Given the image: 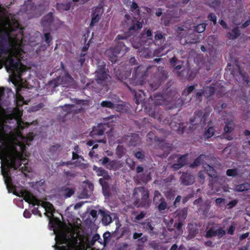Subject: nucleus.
Segmentation results:
<instances>
[{
  "label": "nucleus",
  "instance_id": "17",
  "mask_svg": "<svg viewBox=\"0 0 250 250\" xmlns=\"http://www.w3.org/2000/svg\"><path fill=\"white\" fill-rule=\"evenodd\" d=\"M102 14L101 8L99 7H96L94 10H93L91 17L92 19L90 23V27L92 28L95 24L98 23L101 19V16Z\"/></svg>",
  "mask_w": 250,
  "mask_h": 250
},
{
  "label": "nucleus",
  "instance_id": "34",
  "mask_svg": "<svg viewBox=\"0 0 250 250\" xmlns=\"http://www.w3.org/2000/svg\"><path fill=\"white\" fill-rule=\"evenodd\" d=\"M106 181L107 180L102 178H100L99 180V182L102 187V189L104 192H108L109 191V186Z\"/></svg>",
  "mask_w": 250,
  "mask_h": 250
},
{
  "label": "nucleus",
  "instance_id": "33",
  "mask_svg": "<svg viewBox=\"0 0 250 250\" xmlns=\"http://www.w3.org/2000/svg\"><path fill=\"white\" fill-rule=\"evenodd\" d=\"M62 190L64 192L65 198H69L74 194L75 189L74 188H69L63 187Z\"/></svg>",
  "mask_w": 250,
  "mask_h": 250
},
{
  "label": "nucleus",
  "instance_id": "32",
  "mask_svg": "<svg viewBox=\"0 0 250 250\" xmlns=\"http://www.w3.org/2000/svg\"><path fill=\"white\" fill-rule=\"evenodd\" d=\"M165 45H166V43H165V45H163L162 44V45H160L161 46L160 47L157 49H155L154 52V55L157 57H161L165 55L167 52V51L164 52L166 47Z\"/></svg>",
  "mask_w": 250,
  "mask_h": 250
},
{
  "label": "nucleus",
  "instance_id": "12",
  "mask_svg": "<svg viewBox=\"0 0 250 250\" xmlns=\"http://www.w3.org/2000/svg\"><path fill=\"white\" fill-rule=\"evenodd\" d=\"M141 45H149L152 43L153 38L152 32L150 29H146L144 30L142 34L140 39Z\"/></svg>",
  "mask_w": 250,
  "mask_h": 250
},
{
  "label": "nucleus",
  "instance_id": "18",
  "mask_svg": "<svg viewBox=\"0 0 250 250\" xmlns=\"http://www.w3.org/2000/svg\"><path fill=\"white\" fill-rule=\"evenodd\" d=\"M120 50L115 48L111 47L106 51V54L112 62H116L117 60L118 55L120 53Z\"/></svg>",
  "mask_w": 250,
  "mask_h": 250
},
{
  "label": "nucleus",
  "instance_id": "56",
  "mask_svg": "<svg viewBox=\"0 0 250 250\" xmlns=\"http://www.w3.org/2000/svg\"><path fill=\"white\" fill-rule=\"evenodd\" d=\"M94 170H96L97 175L98 176H102L104 175V174H105L106 171V170H105L103 168H102L101 167H95V168H94Z\"/></svg>",
  "mask_w": 250,
  "mask_h": 250
},
{
  "label": "nucleus",
  "instance_id": "46",
  "mask_svg": "<svg viewBox=\"0 0 250 250\" xmlns=\"http://www.w3.org/2000/svg\"><path fill=\"white\" fill-rule=\"evenodd\" d=\"M105 167L109 169H116L118 168L117 163L115 160H110Z\"/></svg>",
  "mask_w": 250,
  "mask_h": 250
},
{
  "label": "nucleus",
  "instance_id": "44",
  "mask_svg": "<svg viewBox=\"0 0 250 250\" xmlns=\"http://www.w3.org/2000/svg\"><path fill=\"white\" fill-rule=\"evenodd\" d=\"M125 162L130 170H133L135 169L136 163L132 159L128 158L126 159Z\"/></svg>",
  "mask_w": 250,
  "mask_h": 250
},
{
  "label": "nucleus",
  "instance_id": "63",
  "mask_svg": "<svg viewBox=\"0 0 250 250\" xmlns=\"http://www.w3.org/2000/svg\"><path fill=\"white\" fill-rule=\"evenodd\" d=\"M85 53H81L78 62L80 63L81 66H83L85 61Z\"/></svg>",
  "mask_w": 250,
  "mask_h": 250
},
{
  "label": "nucleus",
  "instance_id": "27",
  "mask_svg": "<svg viewBox=\"0 0 250 250\" xmlns=\"http://www.w3.org/2000/svg\"><path fill=\"white\" fill-rule=\"evenodd\" d=\"M165 200L163 195L158 190H155L154 192L153 203L155 206H157L158 204Z\"/></svg>",
  "mask_w": 250,
  "mask_h": 250
},
{
  "label": "nucleus",
  "instance_id": "22",
  "mask_svg": "<svg viewBox=\"0 0 250 250\" xmlns=\"http://www.w3.org/2000/svg\"><path fill=\"white\" fill-rule=\"evenodd\" d=\"M53 20L54 17L53 13L49 12L43 17L42 20V24L44 26H50L53 21Z\"/></svg>",
  "mask_w": 250,
  "mask_h": 250
},
{
  "label": "nucleus",
  "instance_id": "64",
  "mask_svg": "<svg viewBox=\"0 0 250 250\" xmlns=\"http://www.w3.org/2000/svg\"><path fill=\"white\" fill-rule=\"evenodd\" d=\"M238 203V200L237 199L233 200L230 201L227 205L229 206L228 208L230 209L235 207Z\"/></svg>",
  "mask_w": 250,
  "mask_h": 250
},
{
  "label": "nucleus",
  "instance_id": "57",
  "mask_svg": "<svg viewBox=\"0 0 250 250\" xmlns=\"http://www.w3.org/2000/svg\"><path fill=\"white\" fill-rule=\"evenodd\" d=\"M208 19L209 21L213 22L214 25L217 23V17L213 13H210L208 16Z\"/></svg>",
  "mask_w": 250,
  "mask_h": 250
},
{
  "label": "nucleus",
  "instance_id": "21",
  "mask_svg": "<svg viewBox=\"0 0 250 250\" xmlns=\"http://www.w3.org/2000/svg\"><path fill=\"white\" fill-rule=\"evenodd\" d=\"M133 239H137L139 246H143L144 243L147 240V237L143 235L142 233L134 232L133 234Z\"/></svg>",
  "mask_w": 250,
  "mask_h": 250
},
{
  "label": "nucleus",
  "instance_id": "48",
  "mask_svg": "<svg viewBox=\"0 0 250 250\" xmlns=\"http://www.w3.org/2000/svg\"><path fill=\"white\" fill-rule=\"evenodd\" d=\"M204 96V89H201L200 91L197 92L195 94L194 98L197 101L201 102L202 100V97Z\"/></svg>",
  "mask_w": 250,
  "mask_h": 250
},
{
  "label": "nucleus",
  "instance_id": "37",
  "mask_svg": "<svg viewBox=\"0 0 250 250\" xmlns=\"http://www.w3.org/2000/svg\"><path fill=\"white\" fill-rule=\"evenodd\" d=\"M130 11L134 13L136 16H139L140 10L138 4L135 2H133L130 6Z\"/></svg>",
  "mask_w": 250,
  "mask_h": 250
},
{
  "label": "nucleus",
  "instance_id": "60",
  "mask_svg": "<svg viewBox=\"0 0 250 250\" xmlns=\"http://www.w3.org/2000/svg\"><path fill=\"white\" fill-rule=\"evenodd\" d=\"M236 225L234 223H232L231 224V225H230V226L229 227V228L228 229L227 233L229 234H230L231 235H233L234 232L236 229Z\"/></svg>",
  "mask_w": 250,
  "mask_h": 250
},
{
  "label": "nucleus",
  "instance_id": "4",
  "mask_svg": "<svg viewBox=\"0 0 250 250\" xmlns=\"http://www.w3.org/2000/svg\"><path fill=\"white\" fill-rule=\"evenodd\" d=\"M150 98L153 102V104L147 105L145 107V110L149 116L161 122L164 117L159 106L166 104V101L164 95L160 93L150 96Z\"/></svg>",
  "mask_w": 250,
  "mask_h": 250
},
{
  "label": "nucleus",
  "instance_id": "28",
  "mask_svg": "<svg viewBox=\"0 0 250 250\" xmlns=\"http://www.w3.org/2000/svg\"><path fill=\"white\" fill-rule=\"evenodd\" d=\"M129 142L131 146H136L140 142L139 135L136 133H132Z\"/></svg>",
  "mask_w": 250,
  "mask_h": 250
},
{
  "label": "nucleus",
  "instance_id": "45",
  "mask_svg": "<svg viewBox=\"0 0 250 250\" xmlns=\"http://www.w3.org/2000/svg\"><path fill=\"white\" fill-rule=\"evenodd\" d=\"M195 85H190L184 89V90L182 92V95L187 96L188 94L191 93L195 89Z\"/></svg>",
  "mask_w": 250,
  "mask_h": 250
},
{
  "label": "nucleus",
  "instance_id": "23",
  "mask_svg": "<svg viewBox=\"0 0 250 250\" xmlns=\"http://www.w3.org/2000/svg\"><path fill=\"white\" fill-rule=\"evenodd\" d=\"M20 88H17L15 100L16 106L19 107L22 106L24 104H26L24 98L20 93Z\"/></svg>",
  "mask_w": 250,
  "mask_h": 250
},
{
  "label": "nucleus",
  "instance_id": "26",
  "mask_svg": "<svg viewBox=\"0 0 250 250\" xmlns=\"http://www.w3.org/2000/svg\"><path fill=\"white\" fill-rule=\"evenodd\" d=\"M250 189V184L248 183H244L241 184L235 185L234 190L237 192L247 191Z\"/></svg>",
  "mask_w": 250,
  "mask_h": 250
},
{
  "label": "nucleus",
  "instance_id": "30",
  "mask_svg": "<svg viewBox=\"0 0 250 250\" xmlns=\"http://www.w3.org/2000/svg\"><path fill=\"white\" fill-rule=\"evenodd\" d=\"M204 89V96L207 97L208 98L212 96L215 92V89L213 86H207L205 89Z\"/></svg>",
  "mask_w": 250,
  "mask_h": 250
},
{
  "label": "nucleus",
  "instance_id": "38",
  "mask_svg": "<svg viewBox=\"0 0 250 250\" xmlns=\"http://www.w3.org/2000/svg\"><path fill=\"white\" fill-rule=\"evenodd\" d=\"M125 154V149L122 146H118L116 149V155L119 158H121Z\"/></svg>",
  "mask_w": 250,
  "mask_h": 250
},
{
  "label": "nucleus",
  "instance_id": "9",
  "mask_svg": "<svg viewBox=\"0 0 250 250\" xmlns=\"http://www.w3.org/2000/svg\"><path fill=\"white\" fill-rule=\"evenodd\" d=\"M167 76L165 73L161 75L159 73H155L154 76L148 80L146 84L148 85V91H155L160 85L161 83L166 79Z\"/></svg>",
  "mask_w": 250,
  "mask_h": 250
},
{
  "label": "nucleus",
  "instance_id": "62",
  "mask_svg": "<svg viewBox=\"0 0 250 250\" xmlns=\"http://www.w3.org/2000/svg\"><path fill=\"white\" fill-rule=\"evenodd\" d=\"M149 246L154 250H158L160 247L159 243L156 242L155 241H152L149 243Z\"/></svg>",
  "mask_w": 250,
  "mask_h": 250
},
{
  "label": "nucleus",
  "instance_id": "35",
  "mask_svg": "<svg viewBox=\"0 0 250 250\" xmlns=\"http://www.w3.org/2000/svg\"><path fill=\"white\" fill-rule=\"evenodd\" d=\"M204 157V154L200 155L197 158H196L193 163L190 164V167L192 168H195L201 164L203 158Z\"/></svg>",
  "mask_w": 250,
  "mask_h": 250
},
{
  "label": "nucleus",
  "instance_id": "58",
  "mask_svg": "<svg viewBox=\"0 0 250 250\" xmlns=\"http://www.w3.org/2000/svg\"><path fill=\"white\" fill-rule=\"evenodd\" d=\"M64 110H66L67 113L76 112V106L73 104L65 105Z\"/></svg>",
  "mask_w": 250,
  "mask_h": 250
},
{
  "label": "nucleus",
  "instance_id": "36",
  "mask_svg": "<svg viewBox=\"0 0 250 250\" xmlns=\"http://www.w3.org/2000/svg\"><path fill=\"white\" fill-rule=\"evenodd\" d=\"M156 206L157 207L158 210L161 212H162V211L165 210L166 209L169 208L166 202L165 199L162 201V202H160Z\"/></svg>",
  "mask_w": 250,
  "mask_h": 250
},
{
  "label": "nucleus",
  "instance_id": "5",
  "mask_svg": "<svg viewBox=\"0 0 250 250\" xmlns=\"http://www.w3.org/2000/svg\"><path fill=\"white\" fill-rule=\"evenodd\" d=\"M21 193V196L23 198V199L26 202L31 204L33 206L38 205L43 207L46 211L44 214L49 218L53 215L54 207L50 202L41 201L35 196L33 193L27 190L22 191Z\"/></svg>",
  "mask_w": 250,
  "mask_h": 250
},
{
  "label": "nucleus",
  "instance_id": "16",
  "mask_svg": "<svg viewBox=\"0 0 250 250\" xmlns=\"http://www.w3.org/2000/svg\"><path fill=\"white\" fill-rule=\"evenodd\" d=\"M181 184L185 186L192 185L195 182V178L191 173L184 172L180 178Z\"/></svg>",
  "mask_w": 250,
  "mask_h": 250
},
{
  "label": "nucleus",
  "instance_id": "43",
  "mask_svg": "<svg viewBox=\"0 0 250 250\" xmlns=\"http://www.w3.org/2000/svg\"><path fill=\"white\" fill-rule=\"evenodd\" d=\"M206 27V24L205 23H200L195 27L194 30L197 33H201L205 30Z\"/></svg>",
  "mask_w": 250,
  "mask_h": 250
},
{
  "label": "nucleus",
  "instance_id": "2",
  "mask_svg": "<svg viewBox=\"0 0 250 250\" xmlns=\"http://www.w3.org/2000/svg\"><path fill=\"white\" fill-rule=\"evenodd\" d=\"M106 64L103 62L101 65H99L95 72L96 82L92 81L87 83L84 86L83 89L91 91L92 92L99 93L100 89L96 87V83L100 86H107L109 82V76L106 71Z\"/></svg>",
  "mask_w": 250,
  "mask_h": 250
},
{
  "label": "nucleus",
  "instance_id": "40",
  "mask_svg": "<svg viewBox=\"0 0 250 250\" xmlns=\"http://www.w3.org/2000/svg\"><path fill=\"white\" fill-rule=\"evenodd\" d=\"M187 35V32L182 27H178L177 29V37L183 39L186 38Z\"/></svg>",
  "mask_w": 250,
  "mask_h": 250
},
{
  "label": "nucleus",
  "instance_id": "49",
  "mask_svg": "<svg viewBox=\"0 0 250 250\" xmlns=\"http://www.w3.org/2000/svg\"><path fill=\"white\" fill-rule=\"evenodd\" d=\"M44 37L45 42L47 44L48 46H50L53 40V38L50 33L49 32L45 33L44 34Z\"/></svg>",
  "mask_w": 250,
  "mask_h": 250
},
{
  "label": "nucleus",
  "instance_id": "52",
  "mask_svg": "<svg viewBox=\"0 0 250 250\" xmlns=\"http://www.w3.org/2000/svg\"><path fill=\"white\" fill-rule=\"evenodd\" d=\"M62 149V146L59 144H56L50 147V151L53 153H55L57 151H60Z\"/></svg>",
  "mask_w": 250,
  "mask_h": 250
},
{
  "label": "nucleus",
  "instance_id": "6",
  "mask_svg": "<svg viewBox=\"0 0 250 250\" xmlns=\"http://www.w3.org/2000/svg\"><path fill=\"white\" fill-rule=\"evenodd\" d=\"M149 191L144 187L135 188L133 196L135 198L134 204L138 207L147 208L150 206L151 200L149 198Z\"/></svg>",
  "mask_w": 250,
  "mask_h": 250
},
{
  "label": "nucleus",
  "instance_id": "54",
  "mask_svg": "<svg viewBox=\"0 0 250 250\" xmlns=\"http://www.w3.org/2000/svg\"><path fill=\"white\" fill-rule=\"evenodd\" d=\"M111 234L109 231H106L103 234V244L104 246H105L106 244L108 243L109 239L110 238Z\"/></svg>",
  "mask_w": 250,
  "mask_h": 250
},
{
  "label": "nucleus",
  "instance_id": "8",
  "mask_svg": "<svg viewBox=\"0 0 250 250\" xmlns=\"http://www.w3.org/2000/svg\"><path fill=\"white\" fill-rule=\"evenodd\" d=\"M147 74V70L145 67L142 65L137 66L134 69L132 78L129 80L130 83L134 86L142 85Z\"/></svg>",
  "mask_w": 250,
  "mask_h": 250
},
{
  "label": "nucleus",
  "instance_id": "55",
  "mask_svg": "<svg viewBox=\"0 0 250 250\" xmlns=\"http://www.w3.org/2000/svg\"><path fill=\"white\" fill-rule=\"evenodd\" d=\"M115 75L119 80L122 82H123L124 80H125L126 79V77L125 76H124L121 73L120 70L119 69L115 72Z\"/></svg>",
  "mask_w": 250,
  "mask_h": 250
},
{
  "label": "nucleus",
  "instance_id": "15",
  "mask_svg": "<svg viewBox=\"0 0 250 250\" xmlns=\"http://www.w3.org/2000/svg\"><path fill=\"white\" fill-rule=\"evenodd\" d=\"M226 234V231L222 228H219L215 230L213 228H210L206 232L205 236L206 238H211L217 236L219 238H222Z\"/></svg>",
  "mask_w": 250,
  "mask_h": 250
},
{
  "label": "nucleus",
  "instance_id": "29",
  "mask_svg": "<svg viewBox=\"0 0 250 250\" xmlns=\"http://www.w3.org/2000/svg\"><path fill=\"white\" fill-rule=\"evenodd\" d=\"M173 124L172 122L169 124V126L172 130L176 131L178 134H183L184 132L185 127L183 125L178 124L173 126Z\"/></svg>",
  "mask_w": 250,
  "mask_h": 250
},
{
  "label": "nucleus",
  "instance_id": "47",
  "mask_svg": "<svg viewBox=\"0 0 250 250\" xmlns=\"http://www.w3.org/2000/svg\"><path fill=\"white\" fill-rule=\"evenodd\" d=\"M221 4L220 0H211L208 3V5L210 7H212L214 9H216L220 7Z\"/></svg>",
  "mask_w": 250,
  "mask_h": 250
},
{
  "label": "nucleus",
  "instance_id": "20",
  "mask_svg": "<svg viewBox=\"0 0 250 250\" xmlns=\"http://www.w3.org/2000/svg\"><path fill=\"white\" fill-rule=\"evenodd\" d=\"M187 154L181 156L177 160V163L172 165V168L174 170H177L185 165L187 160Z\"/></svg>",
  "mask_w": 250,
  "mask_h": 250
},
{
  "label": "nucleus",
  "instance_id": "11",
  "mask_svg": "<svg viewBox=\"0 0 250 250\" xmlns=\"http://www.w3.org/2000/svg\"><path fill=\"white\" fill-rule=\"evenodd\" d=\"M110 126L108 123H100L97 126H94L92 131L90 132V135L93 138L97 136H101L104 134L107 128Z\"/></svg>",
  "mask_w": 250,
  "mask_h": 250
},
{
  "label": "nucleus",
  "instance_id": "1",
  "mask_svg": "<svg viewBox=\"0 0 250 250\" xmlns=\"http://www.w3.org/2000/svg\"><path fill=\"white\" fill-rule=\"evenodd\" d=\"M125 22L128 24V32L126 35H118L115 39V41L117 42L116 45L114 47L116 49L120 50V52L123 51L124 53L126 52L128 48L125 46V43L124 42L120 41L122 40H127L128 37L133 35L136 32L140 30L143 26L142 23L137 20L135 17L131 18L128 14L125 15Z\"/></svg>",
  "mask_w": 250,
  "mask_h": 250
},
{
  "label": "nucleus",
  "instance_id": "24",
  "mask_svg": "<svg viewBox=\"0 0 250 250\" xmlns=\"http://www.w3.org/2000/svg\"><path fill=\"white\" fill-rule=\"evenodd\" d=\"M99 212L102 215V222L103 224L107 225L111 222L112 219L108 213V211H105L100 209Z\"/></svg>",
  "mask_w": 250,
  "mask_h": 250
},
{
  "label": "nucleus",
  "instance_id": "19",
  "mask_svg": "<svg viewBox=\"0 0 250 250\" xmlns=\"http://www.w3.org/2000/svg\"><path fill=\"white\" fill-rule=\"evenodd\" d=\"M166 41V38L164 34H162L160 31H157L155 33L154 39H153L152 43L155 45L159 46L164 44Z\"/></svg>",
  "mask_w": 250,
  "mask_h": 250
},
{
  "label": "nucleus",
  "instance_id": "3",
  "mask_svg": "<svg viewBox=\"0 0 250 250\" xmlns=\"http://www.w3.org/2000/svg\"><path fill=\"white\" fill-rule=\"evenodd\" d=\"M3 66L8 72H15L19 77L25 71L24 66L21 64V60L17 56L11 54L1 58L0 57V69Z\"/></svg>",
  "mask_w": 250,
  "mask_h": 250
},
{
  "label": "nucleus",
  "instance_id": "59",
  "mask_svg": "<svg viewBox=\"0 0 250 250\" xmlns=\"http://www.w3.org/2000/svg\"><path fill=\"white\" fill-rule=\"evenodd\" d=\"M135 157L140 160H144L145 157V153L142 151H138L134 152Z\"/></svg>",
  "mask_w": 250,
  "mask_h": 250
},
{
  "label": "nucleus",
  "instance_id": "10",
  "mask_svg": "<svg viewBox=\"0 0 250 250\" xmlns=\"http://www.w3.org/2000/svg\"><path fill=\"white\" fill-rule=\"evenodd\" d=\"M209 113L198 110L195 112L194 117L190 119V125H204L206 124Z\"/></svg>",
  "mask_w": 250,
  "mask_h": 250
},
{
  "label": "nucleus",
  "instance_id": "61",
  "mask_svg": "<svg viewBox=\"0 0 250 250\" xmlns=\"http://www.w3.org/2000/svg\"><path fill=\"white\" fill-rule=\"evenodd\" d=\"M144 228L146 231H148V232L149 233H151L154 229L153 227L152 226L151 223L150 222H148L145 224Z\"/></svg>",
  "mask_w": 250,
  "mask_h": 250
},
{
  "label": "nucleus",
  "instance_id": "14",
  "mask_svg": "<svg viewBox=\"0 0 250 250\" xmlns=\"http://www.w3.org/2000/svg\"><path fill=\"white\" fill-rule=\"evenodd\" d=\"M170 67L172 68L173 71L176 73L178 76H181L182 72H179L183 67V63L181 61H179L177 58L174 56L169 60Z\"/></svg>",
  "mask_w": 250,
  "mask_h": 250
},
{
  "label": "nucleus",
  "instance_id": "50",
  "mask_svg": "<svg viewBox=\"0 0 250 250\" xmlns=\"http://www.w3.org/2000/svg\"><path fill=\"white\" fill-rule=\"evenodd\" d=\"M99 240L102 241V239L101 238L100 235L98 233H96L93 236L92 239L89 242V244L92 246H94L95 242Z\"/></svg>",
  "mask_w": 250,
  "mask_h": 250
},
{
  "label": "nucleus",
  "instance_id": "42",
  "mask_svg": "<svg viewBox=\"0 0 250 250\" xmlns=\"http://www.w3.org/2000/svg\"><path fill=\"white\" fill-rule=\"evenodd\" d=\"M101 106L113 109L115 107V104L110 101H104L101 103Z\"/></svg>",
  "mask_w": 250,
  "mask_h": 250
},
{
  "label": "nucleus",
  "instance_id": "41",
  "mask_svg": "<svg viewBox=\"0 0 250 250\" xmlns=\"http://www.w3.org/2000/svg\"><path fill=\"white\" fill-rule=\"evenodd\" d=\"M183 225V221H179L177 222H175L174 227L176 229L178 234L183 233L182 227Z\"/></svg>",
  "mask_w": 250,
  "mask_h": 250
},
{
  "label": "nucleus",
  "instance_id": "31",
  "mask_svg": "<svg viewBox=\"0 0 250 250\" xmlns=\"http://www.w3.org/2000/svg\"><path fill=\"white\" fill-rule=\"evenodd\" d=\"M215 129L213 126L209 127L205 130L204 137L205 139H208L213 136L215 133Z\"/></svg>",
  "mask_w": 250,
  "mask_h": 250
},
{
  "label": "nucleus",
  "instance_id": "53",
  "mask_svg": "<svg viewBox=\"0 0 250 250\" xmlns=\"http://www.w3.org/2000/svg\"><path fill=\"white\" fill-rule=\"evenodd\" d=\"M226 174L228 176L234 177L237 175L238 171L237 169H229L227 170Z\"/></svg>",
  "mask_w": 250,
  "mask_h": 250
},
{
  "label": "nucleus",
  "instance_id": "7",
  "mask_svg": "<svg viewBox=\"0 0 250 250\" xmlns=\"http://www.w3.org/2000/svg\"><path fill=\"white\" fill-rule=\"evenodd\" d=\"M22 30L19 27V25L18 24L15 28H13L11 27H9V32L3 36H0V55L3 54H6L8 52V47H7V38L9 36H14L15 39L18 38V33L19 34L20 38H22Z\"/></svg>",
  "mask_w": 250,
  "mask_h": 250
},
{
  "label": "nucleus",
  "instance_id": "51",
  "mask_svg": "<svg viewBox=\"0 0 250 250\" xmlns=\"http://www.w3.org/2000/svg\"><path fill=\"white\" fill-rule=\"evenodd\" d=\"M236 66L238 67L240 75H241V77H243V80L245 81L247 83H249V80L248 76L246 75V73L242 72L241 67L239 66L238 64H236Z\"/></svg>",
  "mask_w": 250,
  "mask_h": 250
},
{
  "label": "nucleus",
  "instance_id": "39",
  "mask_svg": "<svg viewBox=\"0 0 250 250\" xmlns=\"http://www.w3.org/2000/svg\"><path fill=\"white\" fill-rule=\"evenodd\" d=\"M233 122L232 121L226 122L225 126L224 128V132L226 133L231 132L233 129Z\"/></svg>",
  "mask_w": 250,
  "mask_h": 250
},
{
  "label": "nucleus",
  "instance_id": "13",
  "mask_svg": "<svg viewBox=\"0 0 250 250\" xmlns=\"http://www.w3.org/2000/svg\"><path fill=\"white\" fill-rule=\"evenodd\" d=\"M125 84L126 85L128 89L134 94V99L135 100V103L137 104H140L145 99L146 97L145 93L144 90L142 89H139L138 91H136L135 89H132L125 82H124Z\"/></svg>",
  "mask_w": 250,
  "mask_h": 250
},
{
  "label": "nucleus",
  "instance_id": "25",
  "mask_svg": "<svg viewBox=\"0 0 250 250\" xmlns=\"http://www.w3.org/2000/svg\"><path fill=\"white\" fill-rule=\"evenodd\" d=\"M240 35V31L238 26H236L232 29L231 32L227 34V37L230 40H234Z\"/></svg>",
  "mask_w": 250,
  "mask_h": 250
}]
</instances>
